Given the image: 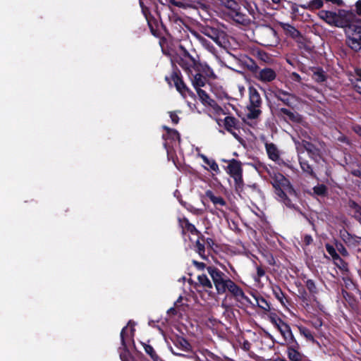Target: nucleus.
I'll use <instances>...</instances> for the list:
<instances>
[{"instance_id": "31", "label": "nucleus", "mask_w": 361, "mask_h": 361, "mask_svg": "<svg viewBox=\"0 0 361 361\" xmlns=\"http://www.w3.org/2000/svg\"><path fill=\"white\" fill-rule=\"evenodd\" d=\"M304 149L310 154L314 155L317 153V148L308 142H302Z\"/></svg>"}, {"instance_id": "61", "label": "nucleus", "mask_w": 361, "mask_h": 361, "mask_svg": "<svg viewBox=\"0 0 361 361\" xmlns=\"http://www.w3.org/2000/svg\"><path fill=\"white\" fill-rule=\"evenodd\" d=\"M169 2L173 5V6H176V3L177 2V1L176 0H169Z\"/></svg>"}, {"instance_id": "46", "label": "nucleus", "mask_w": 361, "mask_h": 361, "mask_svg": "<svg viewBox=\"0 0 361 361\" xmlns=\"http://www.w3.org/2000/svg\"><path fill=\"white\" fill-rule=\"evenodd\" d=\"M260 301L262 302L261 305H259L260 307L266 310L269 309V306L264 299L262 298Z\"/></svg>"}, {"instance_id": "29", "label": "nucleus", "mask_w": 361, "mask_h": 361, "mask_svg": "<svg viewBox=\"0 0 361 361\" xmlns=\"http://www.w3.org/2000/svg\"><path fill=\"white\" fill-rule=\"evenodd\" d=\"M288 357L293 361H299L301 359L300 354L293 348L288 349Z\"/></svg>"}, {"instance_id": "40", "label": "nucleus", "mask_w": 361, "mask_h": 361, "mask_svg": "<svg viewBox=\"0 0 361 361\" xmlns=\"http://www.w3.org/2000/svg\"><path fill=\"white\" fill-rule=\"evenodd\" d=\"M236 188H240L243 185V178H242V173L240 175L234 176H233Z\"/></svg>"}, {"instance_id": "64", "label": "nucleus", "mask_w": 361, "mask_h": 361, "mask_svg": "<svg viewBox=\"0 0 361 361\" xmlns=\"http://www.w3.org/2000/svg\"><path fill=\"white\" fill-rule=\"evenodd\" d=\"M290 28L293 30V32H297V31H296V30H295L294 27H290Z\"/></svg>"}, {"instance_id": "37", "label": "nucleus", "mask_w": 361, "mask_h": 361, "mask_svg": "<svg viewBox=\"0 0 361 361\" xmlns=\"http://www.w3.org/2000/svg\"><path fill=\"white\" fill-rule=\"evenodd\" d=\"M306 286L311 293H313V294L317 293V287L315 286L314 282L312 280H310V279L307 280L306 281Z\"/></svg>"}, {"instance_id": "12", "label": "nucleus", "mask_w": 361, "mask_h": 361, "mask_svg": "<svg viewBox=\"0 0 361 361\" xmlns=\"http://www.w3.org/2000/svg\"><path fill=\"white\" fill-rule=\"evenodd\" d=\"M279 115L282 116L286 121L288 120L293 122H300L301 116L296 112L290 111L286 108H281L279 109Z\"/></svg>"}, {"instance_id": "16", "label": "nucleus", "mask_w": 361, "mask_h": 361, "mask_svg": "<svg viewBox=\"0 0 361 361\" xmlns=\"http://www.w3.org/2000/svg\"><path fill=\"white\" fill-rule=\"evenodd\" d=\"M224 125L228 132L234 134L233 131L238 128V121L233 116H226L224 120Z\"/></svg>"}, {"instance_id": "27", "label": "nucleus", "mask_w": 361, "mask_h": 361, "mask_svg": "<svg viewBox=\"0 0 361 361\" xmlns=\"http://www.w3.org/2000/svg\"><path fill=\"white\" fill-rule=\"evenodd\" d=\"M300 167L303 172L312 176H314V171L311 167V166L306 161L300 159Z\"/></svg>"}, {"instance_id": "18", "label": "nucleus", "mask_w": 361, "mask_h": 361, "mask_svg": "<svg viewBox=\"0 0 361 361\" xmlns=\"http://www.w3.org/2000/svg\"><path fill=\"white\" fill-rule=\"evenodd\" d=\"M222 6H224L227 8L230 9L231 11L235 13V15L238 16H239L238 10H239V5L238 3L234 0H219Z\"/></svg>"}, {"instance_id": "50", "label": "nucleus", "mask_w": 361, "mask_h": 361, "mask_svg": "<svg viewBox=\"0 0 361 361\" xmlns=\"http://www.w3.org/2000/svg\"><path fill=\"white\" fill-rule=\"evenodd\" d=\"M257 276L258 277H262L264 275L265 272L264 271V269L259 267H258L257 268Z\"/></svg>"}, {"instance_id": "25", "label": "nucleus", "mask_w": 361, "mask_h": 361, "mask_svg": "<svg viewBox=\"0 0 361 361\" xmlns=\"http://www.w3.org/2000/svg\"><path fill=\"white\" fill-rule=\"evenodd\" d=\"M200 157L202 159L204 162L209 166L210 169L215 171L218 172L219 171V168L218 164L214 160L209 159L205 155L201 154Z\"/></svg>"}, {"instance_id": "19", "label": "nucleus", "mask_w": 361, "mask_h": 361, "mask_svg": "<svg viewBox=\"0 0 361 361\" xmlns=\"http://www.w3.org/2000/svg\"><path fill=\"white\" fill-rule=\"evenodd\" d=\"M324 6V2L322 0H312L305 4H301L300 6L304 9H308L310 11H314L316 9H319L322 8Z\"/></svg>"}, {"instance_id": "62", "label": "nucleus", "mask_w": 361, "mask_h": 361, "mask_svg": "<svg viewBox=\"0 0 361 361\" xmlns=\"http://www.w3.org/2000/svg\"><path fill=\"white\" fill-rule=\"evenodd\" d=\"M172 353L174 354V355H183V354L180 352H175L173 350H172Z\"/></svg>"}, {"instance_id": "26", "label": "nucleus", "mask_w": 361, "mask_h": 361, "mask_svg": "<svg viewBox=\"0 0 361 361\" xmlns=\"http://www.w3.org/2000/svg\"><path fill=\"white\" fill-rule=\"evenodd\" d=\"M197 94L200 99L206 104H208L209 105H212V103H214V101L209 98L208 94L205 92V91L199 89L197 90Z\"/></svg>"}, {"instance_id": "35", "label": "nucleus", "mask_w": 361, "mask_h": 361, "mask_svg": "<svg viewBox=\"0 0 361 361\" xmlns=\"http://www.w3.org/2000/svg\"><path fill=\"white\" fill-rule=\"evenodd\" d=\"M314 192L318 195H325L326 193V187L324 185H318L313 188Z\"/></svg>"}, {"instance_id": "38", "label": "nucleus", "mask_w": 361, "mask_h": 361, "mask_svg": "<svg viewBox=\"0 0 361 361\" xmlns=\"http://www.w3.org/2000/svg\"><path fill=\"white\" fill-rule=\"evenodd\" d=\"M213 107L214 111L217 115H226V112L219 105L215 104L214 102L211 105Z\"/></svg>"}, {"instance_id": "21", "label": "nucleus", "mask_w": 361, "mask_h": 361, "mask_svg": "<svg viewBox=\"0 0 361 361\" xmlns=\"http://www.w3.org/2000/svg\"><path fill=\"white\" fill-rule=\"evenodd\" d=\"M205 78L200 73H197L194 75L192 80L194 87L197 90L200 89L205 85Z\"/></svg>"}, {"instance_id": "36", "label": "nucleus", "mask_w": 361, "mask_h": 361, "mask_svg": "<svg viewBox=\"0 0 361 361\" xmlns=\"http://www.w3.org/2000/svg\"><path fill=\"white\" fill-rule=\"evenodd\" d=\"M300 333L303 335L306 338L310 341H314V337L312 335L310 330L305 327H301L299 329Z\"/></svg>"}, {"instance_id": "23", "label": "nucleus", "mask_w": 361, "mask_h": 361, "mask_svg": "<svg viewBox=\"0 0 361 361\" xmlns=\"http://www.w3.org/2000/svg\"><path fill=\"white\" fill-rule=\"evenodd\" d=\"M290 78L293 82H296L298 83V85H295L294 86V87L296 89H303L304 87L306 86V85L303 83L302 78H301V76L295 72H293L290 74Z\"/></svg>"}, {"instance_id": "11", "label": "nucleus", "mask_w": 361, "mask_h": 361, "mask_svg": "<svg viewBox=\"0 0 361 361\" xmlns=\"http://www.w3.org/2000/svg\"><path fill=\"white\" fill-rule=\"evenodd\" d=\"M262 44L265 46H271L276 40V31L270 27H265L261 31Z\"/></svg>"}, {"instance_id": "2", "label": "nucleus", "mask_w": 361, "mask_h": 361, "mask_svg": "<svg viewBox=\"0 0 361 361\" xmlns=\"http://www.w3.org/2000/svg\"><path fill=\"white\" fill-rule=\"evenodd\" d=\"M344 31L347 45L355 51H361V23L354 21Z\"/></svg>"}, {"instance_id": "49", "label": "nucleus", "mask_w": 361, "mask_h": 361, "mask_svg": "<svg viewBox=\"0 0 361 361\" xmlns=\"http://www.w3.org/2000/svg\"><path fill=\"white\" fill-rule=\"evenodd\" d=\"M325 1H328V2H331L338 6H342L343 4V0H325Z\"/></svg>"}, {"instance_id": "9", "label": "nucleus", "mask_w": 361, "mask_h": 361, "mask_svg": "<svg viewBox=\"0 0 361 361\" xmlns=\"http://www.w3.org/2000/svg\"><path fill=\"white\" fill-rule=\"evenodd\" d=\"M202 33L212 39L216 44L219 46H222L224 43V34L223 32L219 31V30L210 27H206L203 28Z\"/></svg>"}, {"instance_id": "32", "label": "nucleus", "mask_w": 361, "mask_h": 361, "mask_svg": "<svg viewBox=\"0 0 361 361\" xmlns=\"http://www.w3.org/2000/svg\"><path fill=\"white\" fill-rule=\"evenodd\" d=\"M269 321L277 328L279 329L281 324H283L284 322L278 317L275 314H271L269 315Z\"/></svg>"}, {"instance_id": "54", "label": "nucleus", "mask_w": 361, "mask_h": 361, "mask_svg": "<svg viewBox=\"0 0 361 361\" xmlns=\"http://www.w3.org/2000/svg\"><path fill=\"white\" fill-rule=\"evenodd\" d=\"M344 281H345V286L347 287L350 286H353V283L352 281L350 279H348V278L344 279Z\"/></svg>"}, {"instance_id": "39", "label": "nucleus", "mask_w": 361, "mask_h": 361, "mask_svg": "<svg viewBox=\"0 0 361 361\" xmlns=\"http://www.w3.org/2000/svg\"><path fill=\"white\" fill-rule=\"evenodd\" d=\"M195 247L200 256H202L204 253V245L201 243L199 240L196 241Z\"/></svg>"}, {"instance_id": "3", "label": "nucleus", "mask_w": 361, "mask_h": 361, "mask_svg": "<svg viewBox=\"0 0 361 361\" xmlns=\"http://www.w3.org/2000/svg\"><path fill=\"white\" fill-rule=\"evenodd\" d=\"M207 272L212 279L218 294H223L226 291V287L231 279L224 273L214 267H208Z\"/></svg>"}, {"instance_id": "17", "label": "nucleus", "mask_w": 361, "mask_h": 361, "mask_svg": "<svg viewBox=\"0 0 361 361\" xmlns=\"http://www.w3.org/2000/svg\"><path fill=\"white\" fill-rule=\"evenodd\" d=\"M281 334L283 336L286 341H293L294 337L290 330V326L285 322L281 324L278 329Z\"/></svg>"}, {"instance_id": "57", "label": "nucleus", "mask_w": 361, "mask_h": 361, "mask_svg": "<svg viewBox=\"0 0 361 361\" xmlns=\"http://www.w3.org/2000/svg\"><path fill=\"white\" fill-rule=\"evenodd\" d=\"M126 329H127V327H124L121 332V341L123 343L124 342V334H125Z\"/></svg>"}, {"instance_id": "52", "label": "nucleus", "mask_w": 361, "mask_h": 361, "mask_svg": "<svg viewBox=\"0 0 361 361\" xmlns=\"http://www.w3.org/2000/svg\"><path fill=\"white\" fill-rule=\"evenodd\" d=\"M354 216L361 224V209L354 214Z\"/></svg>"}, {"instance_id": "42", "label": "nucleus", "mask_w": 361, "mask_h": 361, "mask_svg": "<svg viewBox=\"0 0 361 361\" xmlns=\"http://www.w3.org/2000/svg\"><path fill=\"white\" fill-rule=\"evenodd\" d=\"M348 205L350 207V208H351L352 209L354 210V214L356 212H359L360 209H361V207L359 206L354 201H350L349 203H348Z\"/></svg>"}, {"instance_id": "48", "label": "nucleus", "mask_w": 361, "mask_h": 361, "mask_svg": "<svg viewBox=\"0 0 361 361\" xmlns=\"http://www.w3.org/2000/svg\"><path fill=\"white\" fill-rule=\"evenodd\" d=\"M193 264L196 266L197 268L200 269H203L205 267V264L203 262H198L197 261H193Z\"/></svg>"}, {"instance_id": "20", "label": "nucleus", "mask_w": 361, "mask_h": 361, "mask_svg": "<svg viewBox=\"0 0 361 361\" xmlns=\"http://www.w3.org/2000/svg\"><path fill=\"white\" fill-rule=\"evenodd\" d=\"M266 149L270 159L274 161L279 159V152L274 144H266Z\"/></svg>"}, {"instance_id": "28", "label": "nucleus", "mask_w": 361, "mask_h": 361, "mask_svg": "<svg viewBox=\"0 0 361 361\" xmlns=\"http://www.w3.org/2000/svg\"><path fill=\"white\" fill-rule=\"evenodd\" d=\"M176 346L185 352H188L190 347L189 343L183 338H179L177 340Z\"/></svg>"}, {"instance_id": "45", "label": "nucleus", "mask_w": 361, "mask_h": 361, "mask_svg": "<svg viewBox=\"0 0 361 361\" xmlns=\"http://www.w3.org/2000/svg\"><path fill=\"white\" fill-rule=\"evenodd\" d=\"M355 11L357 15L361 16V0L355 3Z\"/></svg>"}, {"instance_id": "33", "label": "nucleus", "mask_w": 361, "mask_h": 361, "mask_svg": "<svg viewBox=\"0 0 361 361\" xmlns=\"http://www.w3.org/2000/svg\"><path fill=\"white\" fill-rule=\"evenodd\" d=\"M312 78L315 81H317L318 82H324L326 80L325 74H324V71H322L321 70H318V71H315L313 73Z\"/></svg>"}, {"instance_id": "4", "label": "nucleus", "mask_w": 361, "mask_h": 361, "mask_svg": "<svg viewBox=\"0 0 361 361\" xmlns=\"http://www.w3.org/2000/svg\"><path fill=\"white\" fill-rule=\"evenodd\" d=\"M250 104L247 107V117L256 118L261 114L262 99L258 91L253 87H249Z\"/></svg>"}, {"instance_id": "41", "label": "nucleus", "mask_w": 361, "mask_h": 361, "mask_svg": "<svg viewBox=\"0 0 361 361\" xmlns=\"http://www.w3.org/2000/svg\"><path fill=\"white\" fill-rule=\"evenodd\" d=\"M334 262L336 266L339 267L343 271H348V264L341 258V262L334 260Z\"/></svg>"}, {"instance_id": "10", "label": "nucleus", "mask_w": 361, "mask_h": 361, "mask_svg": "<svg viewBox=\"0 0 361 361\" xmlns=\"http://www.w3.org/2000/svg\"><path fill=\"white\" fill-rule=\"evenodd\" d=\"M226 290H228L238 301L240 302L243 301L250 302L249 298L245 296L243 290L231 280L228 282Z\"/></svg>"}, {"instance_id": "5", "label": "nucleus", "mask_w": 361, "mask_h": 361, "mask_svg": "<svg viewBox=\"0 0 361 361\" xmlns=\"http://www.w3.org/2000/svg\"><path fill=\"white\" fill-rule=\"evenodd\" d=\"M354 21L355 16L351 11L339 9L338 12H335L334 27L343 28L345 30Z\"/></svg>"}, {"instance_id": "6", "label": "nucleus", "mask_w": 361, "mask_h": 361, "mask_svg": "<svg viewBox=\"0 0 361 361\" xmlns=\"http://www.w3.org/2000/svg\"><path fill=\"white\" fill-rule=\"evenodd\" d=\"M178 63L188 74H192L193 71L197 70L199 65L198 61L188 52L179 59Z\"/></svg>"}, {"instance_id": "24", "label": "nucleus", "mask_w": 361, "mask_h": 361, "mask_svg": "<svg viewBox=\"0 0 361 361\" xmlns=\"http://www.w3.org/2000/svg\"><path fill=\"white\" fill-rule=\"evenodd\" d=\"M199 283L204 288L208 289L212 288V283L209 279L205 274L199 275L197 277Z\"/></svg>"}, {"instance_id": "44", "label": "nucleus", "mask_w": 361, "mask_h": 361, "mask_svg": "<svg viewBox=\"0 0 361 361\" xmlns=\"http://www.w3.org/2000/svg\"><path fill=\"white\" fill-rule=\"evenodd\" d=\"M170 118L174 124H177L179 121V118L176 113L170 112Z\"/></svg>"}, {"instance_id": "43", "label": "nucleus", "mask_w": 361, "mask_h": 361, "mask_svg": "<svg viewBox=\"0 0 361 361\" xmlns=\"http://www.w3.org/2000/svg\"><path fill=\"white\" fill-rule=\"evenodd\" d=\"M353 86L356 92L361 94V80H355Z\"/></svg>"}, {"instance_id": "58", "label": "nucleus", "mask_w": 361, "mask_h": 361, "mask_svg": "<svg viewBox=\"0 0 361 361\" xmlns=\"http://www.w3.org/2000/svg\"><path fill=\"white\" fill-rule=\"evenodd\" d=\"M177 6V7H179V8H184L185 7V4H184V3H183L181 1H177L176 3V6Z\"/></svg>"}, {"instance_id": "22", "label": "nucleus", "mask_w": 361, "mask_h": 361, "mask_svg": "<svg viewBox=\"0 0 361 361\" xmlns=\"http://www.w3.org/2000/svg\"><path fill=\"white\" fill-rule=\"evenodd\" d=\"M206 196L209 198V200L213 202L215 205L224 206L226 204V202L224 200L219 196H215L213 192L210 190L206 192Z\"/></svg>"}, {"instance_id": "56", "label": "nucleus", "mask_w": 361, "mask_h": 361, "mask_svg": "<svg viewBox=\"0 0 361 361\" xmlns=\"http://www.w3.org/2000/svg\"><path fill=\"white\" fill-rule=\"evenodd\" d=\"M305 240L307 244H310L312 241V238L310 235H306Z\"/></svg>"}, {"instance_id": "1", "label": "nucleus", "mask_w": 361, "mask_h": 361, "mask_svg": "<svg viewBox=\"0 0 361 361\" xmlns=\"http://www.w3.org/2000/svg\"><path fill=\"white\" fill-rule=\"evenodd\" d=\"M271 184L279 200L287 207H293V201L296 200L295 191L289 180L282 174L276 173L271 177Z\"/></svg>"}, {"instance_id": "14", "label": "nucleus", "mask_w": 361, "mask_h": 361, "mask_svg": "<svg viewBox=\"0 0 361 361\" xmlns=\"http://www.w3.org/2000/svg\"><path fill=\"white\" fill-rule=\"evenodd\" d=\"M171 79L174 83L176 90L185 97V92H188L183 80L176 73H173L171 75Z\"/></svg>"}, {"instance_id": "60", "label": "nucleus", "mask_w": 361, "mask_h": 361, "mask_svg": "<svg viewBox=\"0 0 361 361\" xmlns=\"http://www.w3.org/2000/svg\"><path fill=\"white\" fill-rule=\"evenodd\" d=\"M189 228L190 229L191 232H192L193 231H196V228H195L194 226H190Z\"/></svg>"}, {"instance_id": "59", "label": "nucleus", "mask_w": 361, "mask_h": 361, "mask_svg": "<svg viewBox=\"0 0 361 361\" xmlns=\"http://www.w3.org/2000/svg\"><path fill=\"white\" fill-rule=\"evenodd\" d=\"M198 39L200 40V42H201L202 44H205L206 43V39L204 38H203L202 37H198Z\"/></svg>"}, {"instance_id": "7", "label": "nucleus", "mask_w": 361, "mask_h": 361, "mask_svg": "<svg viewBox=\"0 0 361 361\" xmlns=\"http://www.w3.org/2000/svg\"><path fill=\"white\" fill-rule=\"evenodd\" d=\"M255 77L262 82H271L276 78V73L270 68H259L255 73Z\"/></svg>"}, {"instance_id": "8", "label": "nucleus", "mask_w": 361, "mask_h": 361, "mask_svg": "<svg viewBox=\"0 0 361 361\" xmlns=\"http://www.w3.org/2000/svg\"><path fill=\"white\" fill-rule=\"evenodd\" d=\"M273 94L277 99L289 106H292L294 102L298 99V97L294 94L283 90H276L273 92Z\"/></svg>"}, {"instance_id": "51", "label": "nucleus", "mask_w": 361, "mask_h": 361, "mask_svg": "<svg viewBox=\"0 0 361 361\" xmlns=\"http://www.w3.org/2000/svg\"><path fill=\"white\" fill-rule=\"evenodd\" d=\"M291 11L293 13H298L299 12L298 6L296 4L293 3L291 6Z\"/></svg>"}, {"instance_id": "53", "label": "nucleus", "mask_w": 361, "mask_h": 361, "mask_svg": "<svg viewBox=\"0 0 361 361\" xmlns=\"http://www.w3.org/2000/svg\"><path fill=\"white\" fill-rule=\"evenodd\" d=\"M355 80H361V68L356 71V78Z\"/></svg>"}, {"instance_id": "34", "label": "nucleus", "mask_w": 361, "mask_h": 361, "mask_svg": "<svg viewBox=\"0 0 361 361\" xmlns=\"http://www.w3.org/2000/svg\"><path fill=\"white\" fill-rule=\"evenodd\" d=\"M144 349L145 350V352L149 355H150V357L155 361L157 360L158 359V356L156 354L154 348L149 345H147V344H145L144 345Z\"/></svg>"}, {"instance_id": "63", "label": "nucleus", "mask_w": 361, "mask_h": 361, "mask_svg": "<svg viewBox=\"0 0 361 361\" xmlns=\"http://www.w3.org/2000/svg\"><path fill=\"white\" fill-rule=\"evenodd\" d=\"M271 1H272L274 4H280L281 0H271Z\"/></svg>"}, {"instance_id": "15", "label": "nucleus", "mask_w": 361, "mask_h": 361, "mask_svg": "<svg viewBox=\"0 0 361 361\" xmlns=\"http://www.w3.org/2000/svg\"><path fill=\"white\" fill-rule=\"evenodd\" d=\"M228 173L231 175V177L237 175H240L242 173V168L241 164L239 161L233 159L228 164Z\"/></svg>"}, {"instance_id": "30", "label": "nucleus", "mask_w": 361, "mask_h": 361, "mask_svg": "<svg viewBox=\"0 0 361 361\" xmlns=\"http://www.w3.org/2000/svg\"><path fill=\"white\" fill-rule=\"evenodd\" d=\"M326 249L328 253L332 257L334 260L341 262L340 256L337 254L336 250L332 245H330L329 244L326 245Z\"/></svg>"}, {"instance_id": "47", "label": "nucleus", "mask_w": 361, "mask_h": 361, "mask_svg": "<svg viewBox=\"0 0 361 361\" xmlns=\"http://www.w3.org/2000/svg\"><path fill=\"white\" fill-rule=\"evenodd\" d=\"M354 132L358 135L361 136V126L355 125L353 127Z\"/></svg>"}, {"instance_id": "55", "label": "nucleus", "mask_w": 361, "mask_h": 361, "mask_svg": "<svg viewBox=\"0 0 361 361\" xmlns=\"http://www.w3.org/2000/svg\"><path fill=\"white\" fill-rule=\"evenodd\" d=\"M314 326L317 329L319 328L320 326H322V323L320 320H317L314 324H313Z\"/></svg>"}, {"instance_id": "13", "label": "nucleus", "mask_w": 361, "mask_h": 361, "mask_svg": "<svg viewBox=\"0 0 361 361\" xmlns=\"http://www.w3.org/2000/svg\"><path fill=\"white\" fill-rule=\"evenodd\" d=\"M318 16L326 23L331 26H334L335 12L326 10H322L318 13Z\"/></svg>"}]
</instances>
